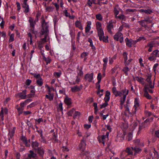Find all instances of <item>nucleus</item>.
<instances>
[{"label": "nucleus", "mask_w": 159, "mask_h": 159, "mask_svg": "<svg viewBox=\"0 0 159 159\" xmlns=\"http://www.w3.org/2000/svg\"><path fill=\"white\" fill-rule=\"evenodd\" d=\"M42 29L40 32V37H41L42 35L43 34L44 35L48 36L49 31L47 23H42Z\"/></svg>", "instance_id": "obj_1"}, {"label": "nucleus", "mask_w": 159, "mask_h": 159, "mask_svg": "<svg viewBox=\"0 0 159 159\" xmlns=\"http://www.w3.org/2000/svg\"><path fill=\"white\" fill-rule=\"evenodd\" d=\"M29 22L30 23V27L31 28V29H30L31 32L35 34V32L34 31V24L35 23L34 21V19L31 17H30ZM35 36L36 38V34H35Z\"/></svg>", "instance_id": "obj_2"}, {"label": "nucleus", "mask_w": 159, "mask_h": 159, "mask_svg": "<svg viewBox=\"0 0 159 159\" xmlns=\"http://www.w3.org/2000/svg\"><path fill=\"white\" fill-rule=\"evenodd\" d=\"M86 146L85 140H82L79 145L80 149L82 152L84 151Z\"/></svg>", "instance_id": "obj_3"}, {"label": "nucleus", "mask_w": 159, "mask_h": 159, "mask_svg": "<svg viewBox=\"0 0 159 159\" xmlns=\"http://www.w3.org/2000/svg\"><path fill=\"white\" fill-rule=\"evenodd\" d=\"M35 151L41 157H43L44 153L43 148L42 147H38V148H34Z\"/></svg>", "instance_id": "obj_4"}, {"label": "nucleus", "mask_w": 159, "mask_h": 159, "mask_svg": "<svg viewBox=\"0 0 159 159\" xmlns=\"http://www.w3.org/2000/svg\"><path fill=\"white\" fill-rule=\"evenodd\" d=\"M93 73H92L90 74H87L85 75L84 79L89 82H90L93 79Z\"/></svg>", "instance_id": "obj_5"}, {"label": "nucleus", "mask_w": 159, "mask_h": 159, "mask_svg": "<svg viewBox=\"0 0 159 159\" xmlns=\"http://www.w3.org/2000/svg\"><path fill=\"white\" fill-rule=\"evenodd\" d=\"M152 76L151 75H149L148 76H147V78L146 79V81L147 82L149 86L150 87L151 89H153L154 88V83H153V85H152V82L151 80V78Z\"/></svg>", "instance_id": "obj_6"}, {"label": "nucleus", "mask_w": 159, "mask_h": 159, "mask_svg": "<svg viewBox=\"0 0 159 159\" xmlns=\"http://www.w3.org/2000/svg\"><path fill=\"white\" fill-rule=\"evenodd\" d=\"M22 7L25 9V13L28 12L29 11V5L27 4V2H23V3L22 4Z\"/></svg>", "instance_id": "obj_7"}, {"label": "nucleus", "mask_w": 159, "mask_h": 159, "mask_svg": "<svg viewBox=\"0 0 159 159\" xmlns=\"http://www.w3.org/2000/svg\"><path fill=\"white\" fill-rule=\"evenodd\" d=\"M82 87H80L76 85L71 88V90L72 92L75 93L80 91Z\"/></svg>", "instance_id": "obj_8"}, {"label": "nucleus", "mask_w": 159, "mask_h": 159, "mask_svg": "<svg viewBox=\"0 0 159 159\" xmlns=\"http://www.w3.org/2000/svg\"><path fill=\"white\" fill-rule=\"evenodd\" d=\"M131 148L132 150L134 151V155H135L137 154L140 153L142 151V149L139 148L137 147H132Z\"/></svg>", "instance_id": "obj_9"}, {"label": "nucleus", "mask_w": 159, "mask_h": 159, "mask_svg": "<svg viewBox=\"0 0 159 159\" xmlns=\"http://www.w3.org/2000/svg\"><path fill=\"white\" fill-rule=\"evenodd\" d=\"M122 36V34L119 32H117L114 36V39L115 40L118 41L119 39Z\"/></svg>", "instance_id": "obj_10"}, {"label": "nucleus", "mask_w": 159, "mask_h": 159, "mask_svg": "<svg viewBox=\"0 0 159 159\" xmlns=\"http://www.w3.org/2000/svg\"><path fill=\"white\" fill-rule=\"evenodd\" d=\"M97 32L99 40H102V36H103L104 35V33L103 29H102L97 30Z\"/></svg>", "instance_id": "obj_11"}, {"label": "nucleus", "mask_w": 159, "mask_h": 159, "mask_svg": "<svg viewBox=\"0 0 159 159\" xmlns=\"http://www.w3.org/2000/svg\"><path fill=\"white\" fill-rule=\"evenodd\" d=\"M120 95L119 96H121L122 95L123 96L125 95L126 96L128 93L129 90L125 89L120 92Z\"/></svg>", "instance_id": "obj_12"}, {"label": "nucleus", "mask_w": 159, "mask_h": 159, "mask_svg": "<svg viewBox=\"0 0 159 159\" xmlns=\"http://www.w3.org/2000/svg\"><path fill=\"white\" fill-rule=\"evenodd\" d=\"M125 152L127 153L128 155H133V152L131 151L130 148L129 147L127 148L125 151L122 152L121 154H123L124 153H125Z\"/></svg>", "instance_id": "obj_13"}, {"label": "nucleus", "mask_w": 159, "mask_h": 159, "mask_svg": "<svg viewBox=\"0 0 159 159\" xmlns=\"http://www.w3.org/2000/svg\"><path fill=\"white\" fill-rule=\"evenodd\" d=\"M37 155V154L34 153L33 151L32 150L30 151V153L28 154V157L30 158H35Z\"/></svg>", "instance_id": "obj_14"}, {"label": "nucleus", "mask_w": 159, "mask_h": 159, "mask_svg": "<svg viewBox=\"0 0 159 159\" xmlns=\"http://www.w3.org/2000/svg\"><path fill=\"white\" fill-rule=\"evenodd\" d=\"M107 30L108 32L111 34H112V32L111 31V29L113 28V25L112 23H110L107 25Z\"/></svg>", "instance_id": "obj_15"}, {"label": "nucleus", "mask_w": 159, "mask_h": 159, "mask_svg": "<svg viewBox=\"0 0 159 159\" xmlns=\"http://www.w3.org/2000/svg\"><path fill=\"white\" fill-rule=\"evenodd\" d=\"M112 92L116 96H119L120 95V92L116 90V88L115 87H114L112 89Z\"/></svg>", "instance_id": "obj_16"}, {"label": "nucleus", "mask_w": 159, "mask_h": 159, "mask_svg": "<svg viewBox=\"0 0 159 159\" xmlns=\"http://www.w3.org/2000/svg\"><path fill=\"white\" fill-rule=\"evenodd\" d=\"M16 97H17L18 96L19 98H21V99H25L26 97V95L25 94H24L23 93H20L16 95Z\"/></svg>", "instance_id": "obj_17"}, {"label": "nucleus", "mask_w": 159, "mask_h": 159, "mask_svg": "<svg viewBox=\"0 0 159 159\" xmlns=\"http://www.w3.org/2000/svg\"><path fill=\"white\" fill-rule=\"evenodd\" d=\"M22 142L24 143L25 146L27 147H29L31 144L30 140H22Z\"/></svg>", "instance_id": "obj_18"}, {"label": "nucleus", "mask_w": 159, "mask_h": 159, "mask_svg": "<svg viewBox=\"0 0 159 159\" xmlns=\"http://www.w3.org/2000/svg\"><path fill=\"white\" fill-rule=\"evenodd\" d=\"M139 11L140 12H144L148 14H150L152 12L151 9L144 10L142 9L139 10Z\"/></svg>", "instance_id": "obj_19"}, {"label": "nucleus", "mask_w": 159, "mask_h": 159, "mask_svg": "<svg viewBox=\"0 0 159 159\" xmlns=\"http://www.w3.org/2000/svg\"><path fill=\"white\" fill-rule=\"evenodd\" d=\"M75 25L76 27L79 28L81 30L83 28L81 25V24L80 21L78 20H77L75 21Z\"/></svg>", "instance_id": "obj_20"}, {"label": "nucleus", "mask_w": 159, "mask_h": 159, "mask_svg": "<svg viewBox=\"0 0 159 159\" xmlns=\"http://www.w3.org/2000/svg\"><path fill=\"white\" fill-rule=\"evenodd\" d=\"M155 44L156 43H155L154 41H151L148 44L147 46H145V47H148L150 48H152L155 45Z\"/></svg>", "instance_id": "obj_21"}, {"label": "nucleus", "mask_w": 159, "mask_h": 159, "mask_svg": "<svg viewBox=\"0 0 159 159\" xmlns=\"http://www.w3.org/2000/svg\"><path fill=\"white\" fill-rule=\"evenodd\" d=\"M152 54L156 57H159V51L157 50H155L153 51L152 53Z\"/></svg>", "instance_id": "obj_22"}, {"label": "nucleus", "mask_w": 159, "mask_h": 159, "mask_svg": "<svg viewBox=\"0 0 159 159\" xmlns=\"http://www.w3.org/2000/svg\"><path fill=\"white\" fill-rule=\"evenodd\" d=\"M39 145V143L36 141H33L32 142V147L34 149L35 147H38Z\"/></svg>", "instance_id": "obj_23"}, {"label": "nucleus", "mask_w": 159, "mask_h": 159, "mask_svg": "<svg viewBox=\"0 0 159 159\" xmlns=\"http://www.w3.org/2000/svg\"><path fill=\"white\" fill-rule=\"evenodd\" d=\"M126 39H127L126 42V45L129 47H131L132 44V40L131 39L129 40L128 39V38H126Z\"/></svg>", "instance_id": "obj_24"}, {"label": "nucleus", "mask_w": 159, "mask_h": 159, "mask_svg": "<svg viewBox=\"0 0 159 159\" xmlns=\"http://www.w3.org/2000/svg\"><path fill=\"white\" fill-rule=\"evenodd\" d=\"M96 28L97 30L102 29V24L99 22H97L96 23Z\"/></svg>", "instance_id": "obj_25"}, {"label": "nucleus", "mask_w": 159, "mask_h": 159, "mask_svg": "<svg viewBox=\"0 0 159 159\" xmlns=\"http://www.w3.org/2000/svg\"><path fill=\"white\" fill-rule=\"evenodd\" d=\"M138 23L142 27H144L145 28H146L148 27V26L146 25L145 24V22L143 20H141L138 21Z\"/></svg>", "instance_id": "obj_26"}, {"label": "nucleus", "mask_w": 159, "mask_h": 159, "mask_svg": "<svg viewBox=\"0 0 159 159\" xmlns=\"http://www.w3.org/2000/svg\"><path fill=\"white\" fill-rule=\"evenodd\" d=\"M144 96L145 97L149 99H151L152 98L151 96L148 93V91H144Z\"/></svg>", "instance_id": "obj_27"}, {"label": "nucleus", "mask_w": 159, "mask_h": 159, "mask_svg": "<svg viewBox=\"0 0 159 159\" xmlns=\"http://www.w3.org/2000/svg\"><path fill=\"white\" fill-rule=\"evenodd\" d=\"M64 102L67 105H70L71 104V99L68 98H65Z\"/></svg>", "instance_id": "obj_28"}, {"label": "nucleus", "mask_w": 159, "mask_h": 159, "mask_svg": "<svg viewBox=\"0 0 159 159\" xmlns=\"http://www.w3.org/2000/svg\"><path fill=\"white\" fill-rule=\"evenodd\" d=\"M36 83L39 86H41L43 84V80L42 78L39 79L37 80Z\"/></svg>", "instance_id": "obj_29"}, {"label": "nucleus", "mask_w": 159, "mask_h": 159, "mask_svg": "<svg viewBox=\"0 0 159 159\" xmlns=\"http://www.w3.org/2000/svg\"><path fill=\"white\" fill-rule=\"evenodd\" d=\"M97 78L98 80V84L101 82L102 79V75L101 73H100L98 74Z\"/></svg>", "instance_id": "obj_30"}, {"label": "nucleus", "mask_w": 159, "mask_h": 159, "mask_svg": "<svg viewBox=\"0 0 159 159\" xmlns=\"http://www.w3.org/2000/svg\"><path fill=\"white\" fill-rule=\"evenodd\" d=\"M129 69L127 66L124 67L123 69V71L125 72L126 75H128V72L129 71Z\"/></svg>", "instance_id": "obj_31"}, {"label": "nucleus", "mask_w": 159, "mask_h": 159, "mask_svg": "<svg viewBox=\"0 0 159 159\" xmlns=\"http://www.w3.org/2000/svg\"><path fill=\"white\" fill-rule=\"evenodd\" d=\"M48 36L44 35V38H43L41 39V41L40 42L41 44H43L45 42H46L47 41V39Z\"/></svg>", "instance_id": "obj_32"}, {"label": "nucleus", "mask_w": 159, "mask_h": 159, "mask_svg": "<svg viewBox=\"0 0 159 159\" xmlns=\"http://www.w3.org/2000/svg\"><path fill=\"white\" fill-rule=\"evenodd\" d=\"M90 25L91 23L90 24L88 23L86 25V27H85V32L86 33H87L90 30Z\"/></svg>", "instance_id": "obj_33"}, {"label": "nucleus", "mask_w": 159, "mask_h": 159, "mask_svg": "<svg viewBox=\"0 0 159 159\" xmlns=\"http://www.w3.org/2000/svg\"><path fill=\"white\" fill-rule=\"evenodd\" d=\"M43 59L46 62L47 64L50 63L51 61V59L49 57L46 58L44 56H43Z\"/></svg>", "instance_id": "obj_34"}, {"label": "nucleus", "mask_w": 159, "mask_h": 159, "mask_svg": "<svg viewBox=\"0 0 159 159\" xmlns=\"http://www.w3.org/2000/svg\"><path fill=\"white\" fill-rule=\"evenodd\" d=\"M114 12L115 15V17L116 18L117 17V15L119 14V11L117 10L116 8L115 7L114 8Z\"/></svg>", "instance_id": "obj_35"}, {"label": "nucleus", "mask_w": 159, "mask_h": 159, "mask_svg": "<svg viewBox=\"0 0 159 159\" xmlns=\"http://www.w3.org/2000/svg\"><path fill=\"white\" fill-rule=\"evenodd\" d=\"M96 18L98 20L102 21V17L101 15L100 14H97L96 16Z\"/></svg>", "instance_id": "obj_36"}, {"label": "nucleus", "mask_w": 159, "mask_h": 159, "mask_svg": "<svg viewBox=\"0 0 159 159\" xmlns=\"http://www.w3.org/2000/svg\"><path fill=\"white\" fill-rule=\"evenodd\" d=\"M126 98V96L125 95L124 96H123V98H121V99L120 100V104L121 105H122L125 102V98Z\"/></svg>", "instance_id": "obj_37"}, {"label": "nucleus", "mask_w": 159, "mask_h": 159, "mask_svg": "<svg viewBox=\"0 0 159 159\" xmlns=\"http://www.w3.org/2000/svg\"><path fill=\"white\" fill-rule=\"evenodd\" d=\"M14 130L13 129L11 132H9V134H8V136L9 137V139L10 138L11 139L12 137L14 135Z\"/></svg>", "instance_id": "obj_38"}, {"label": "nucleus", "mask_w": 159, "mask_h": 159, "mask_svg": "<svg viewBox=\"0 0 159 159\" xmlns=\"http://www.w3.org/2000/svg\"><path fill=\"white\" fill-rule=\"evenodd\" d=\"M143 123L142 124H141V125H139V130L138 132V134H139L140 133V131L143 128H144V127L143 126Z\"/></svg>", "instance_id": "obj_39"}, {"label": "nucleus", "mask_w": 159, "mask_h": 159, "mask_svg": "<svg viewBox=\"0 0 159 159\" xmlns=\"http://www.w3.org/2000/svg\"><path fill=\"white\" fill-rule=\"evenodd\" d=\"M88 52H84L81 54V57L82 58L84 57V60H85L86 59V57L88 55Z\"/></svg>", "instance_id": "obj_40"}, {"label": "nucleus", "mask_w": 159, "mask_h": 159, "mask_svg": "<svg viewBox=\"0 0 159 159\" xmlns=\"http://www.w3.org/2000/svg\"><path fill=\"white\" fill-rule=\"evenodd\" d=\"M102 40L105 43H107L108 42V37H105L104 35L102 36Z\"/></svg>", "instance_id": "obj_41"}, {"label": "nucleus", "mask_w": 159, "mask_h": 159, "mask_svg": "<svg viewBox=\"0 0 159 159\" xmlns=\"http://www.w3.org/2000/svg\"><path fill=\"white\" fill-rule=\"evenodd\" d=\"M14 40V35L13 34H11L10 36V38L9 40V42H11L13 41Z\"/></svg>", "instance_id": "obj_42"}, {"label": "nucleus", "mask_w": 159, "mask_h": 159, "mask_svg": "<svg viewBox=\"0 0 159 159\" xmlns=\"http://www.w3.org/2000/svg\"><path fill=\"white\" fill-rule=\"evenodd\" d=\"M75 111V110L74 108H73L70 110L67 113L68 115L69 116H72L73 113Z\"/></svg>", "instance_id": "obj_43"}, {"label": "nucleus", "mask_w": 159, "mask_h": 159, "mask_svg": "<svg viewBox=\"0 0 159 159\" xmlns=\"http://www.w3.org/2000/svg\"><path fill=\"white\" fill-rule=\"evenodd\" d=\"M143 20H144L145 22H147L149 23H151L152 22V20H150L149 17H148L146 18H145Z\"/></svg>", "instance_id": "obj_44"}, {"label": "nucleus", "mask_w": 159, "mask_h": 159, "mask_svg": "<svg viewBox=\"0 0 159 159\" xmlns=\"http://www.w3.org/2000/svg\"><path fill=\"white\" fill-rule=\"evenodd\" d=\"M123 55L125 61H126L127 60V53L126 52H123Z\"/></svg>", "instance_id": "obj_45"}, {"label": "nucleus", "mask_w": 159, "mask_h": 159, "mask_svg": "<svg viewBox=\"0 0 159 159\" xmlns=\"http://www.w3.org/2000/svg\"><path fill=\"white\" fill-rule=\"evenodd\" d=\"M80 114V113L79 112V111H75V113L74 115L73 116V118L74 119H75L76 118V117L78 116H79Z\"/></svg>", "instance_id": "obj_46"}, {"label": "nucleus", "mask_w": 159, "mask_h": 159, "mask_svg": "<svg viewBox=\"0 0 159 159\" xmlns=\"http://www.w3.org/2000/svg\"><path fill=\"white\" fill-rule=\"evenodd\" d=\"M17 109L18 111V114L19 115L21 114L23 112V111L24 110V108H21L20 107H18L17 108Z\"/></svg>", "instance_id": "obj_47"}, {"label": "nucleus", "mask_w": 159, "mask_h": 159, "mask_svg": "<svg viewBox=\"0 0 159 159\" xmlns=\"http://www.w3.org/2000/svg\"><path fill=\"white\" fill-rule=\"evenodd\" d=\"M109 133L107 132L106 135H103L102 137V139H105L108 138L109 135Z\"/></svg>", "instance_id": "obj_48"}, {"label": "nucleus", "mask_w": 159, "mask_h": 159, "mask_svg": "<svg viewBox=\"0 0 159 159\" xmlns=\"http://www.w3.org/2000/svg\"><path fill=\"white\" fill-rule=\"evenodd\" d=\"M134 106H139V103L137 98H135Z\"/></svg>", "instance_id": "obj_49"}, {"label": "nucleus", "mask_w": 159, "mask_h": 159, "mask_svg": "<svg viewBox=\"0 0 159 159\" xmlns=\"http://www.w3.org/2000/svg\"><path fill=\"white\" fill-rule=\"evenodd\" d=\"M116 19L119 18L120 19H123L125 18V16L123 14H121V15H120L119 16H117V17L116 18Z\"/></svg>", "instance_id": "obj_50"}, {"label": "nucleus", "mask_w": 159, "mask_h": 159, "mask_svg": "<svg viewBox=\"0 0 159 159\" xmlns=\"http://www.w3.org/2000/svg\"><path fill=\"white\" fill-rule=\"evenodd\" d=\"M36 105V104L35 102H33L31 103L30 105H28L27 106V108H31L34 106H35Z\"/></svg>", "instance_id": "obj_51"}, {"label": "nucleus", "mask_w": 159, "mask_h": 159, "mask_svg": "<svg viewBox=\"0 0 159 159\" xmlns=\"http://www.w3.org/2000/svg\"><path fill=\"white\" fill-rule=\"evenodd\" d=\"M108 105V103L105 102L104 103H103L101 105L100 108H103L107 106Z\"/></svg>", "instance_id": "obj_52"}, {"label": "nucleus", "mask_w": 159, "mask_h": 159, "mask_svg": "<svg viewBox=\"0 0 159 159\" xmlns=\"http://www.w3.org/2000/svg\"><path fill=\"white\" fill-rule=\"evenodd\" d=\"M46 97L47 98L49 99L50 101L52 100L53 99V97L52 96H49L48 95H46Z\"/></svg>", "instance_id": "obj_53"}, {"label": "nucleus", "mask_w": 159, "mask_h": 159, "mask_svg": "<svg viewBox=\"0 0 159 159\" xmlns=\"http://www.w3.org/2000/svg\"><path fill=\"white\" fill-rule=\"evenodd\" d=\"M132 60V59H130L127 61H125V65L126 66H128L130 62Z\"/></svg>", "instance_id": "obj_54"}, {"label": "nucleus", "mask_w": 159, "mask_h": 159, "mask_svg": "<svg viewBox=\"0 0 159 159\" xmlns=\"http://www.w3.org/2000/svg\"><path fill=\"white\" fill-rule=\"evenodd\" d=\"M31 82V80L29 79H28L26 80L25 84L26 85H29Z\"/></svg>", "instance_id": "obj_55"}, {"label": "nucleus", "mask_w": 159, "mask_h": 159, "mask_svg": "<svg viewBox=\"0 0 159 159\" xmlns=\"http://www.w3.org/2000/svg\"><path fill=\"white\" fill-rule=\"evenodd\" d=\"M40 16V15L39 13H37L36 15V18L34 20V22L35 23L36 22H37L39 20V17Z\"/></svg>", "instance_id": "obj_56"}, {"label": "nucleus", "mask_w": 159, "mask_h": 159, "mask_svg": "<svg viewBox=\"0 0 159 159\" xmlns=\"http://www.w3.org/2000/svg\"><path fill=\"white\" fill-rule=\"evenodd\" d=\"M64 12L65 13V16L66 17H69L70 15V14L69 13H68L67 10H65L64 11Z\"/></svg>", "instance_id": "obj_57"}, {"label": "nucleus", "mask_w": 159, "mask_h": 159, "mask_svg": "<svg viewBox=\"0 0 159 159\" xmlns=\"http://www.w3.org/2000/svg\"><path fill=\"white\" fill-rule=\"evenodd\" d=\"M80 78L78 76H77V78L75 81V83H74L73 84H75V83H78L80 81Z\"/></svg>", "instance_id": "obj_58"}, {"label": "nucleus", "mask_w": 159, "mask_h": 159, "mask_svg": "<svg viewBox=\"0 0 159 159\" xmlns=\"http://www.w3.org/2000/svg\"><path fill=\"white\" fill-rule=\"evenodd\" d=\"M0 116L1 117L2 120H3V112L2 108L0 112Z\"/></svg>", "instance_id": "obj_59"}, {"label": "nucleus", "mask_w": 159, "mask_h": 159, "mask_svg": "<svg viewBox=\"0 0 159 159\" xmlns=\"http://www.w3.org/2000/svg\"><path fill=\"white\" fill-rule=\"evenodd\" d=\"M93 106L94 107V110L96 111H97V110H98L97 104L96 102H94L93 103Z\"/></svg>", "instance_id": "obj_60"}, {"label": "nucleus", "mask_w": 159, "mask_h": 159, "mask_svg": "<svg viewBox=\"0 0 159 159\" xmlns=\"http://www.w3.org/2000/svg\"><path fill=\"white\" fill-rule=\"evenodd\" d=\"M158 66V63H156L154 65L153 67V70L155 72L156 71V68Z\"/></svg>", "instance_id": "obj_61"}, {"label": "nucleus", "mask_w": 159, "mask_h": 159, "mask_svg": "<svg viewBox=\"0 0 159 159\" xmlns=\"http://www.w3.org/2000/svg\"><path fill=\"white\" fill-rule=\"evenodd\" d=\"M61 75V73L60 72H55L54 73V75L57 76V77H59Z\"/></svg>", "instance_id": "obj_62"}, {"label": "nucleus", "mask_w": 159, "mask_h": 159, "mask_svg": "<svg viewBox=\"0 0 159 159\" xmlns=\"http://www.w3.org/2000/svg\"><path fill=\"white\" fill-rule=\"evenodd\" d=\"M136 80L139 82H141L143 80V79L141 78H139L138 77H136Z\"/></svg>", "instance_id": "obj_63"}, {"label": "nucleus", "mask_w": 159, "mask_h": 159, "mask_svg": "<svg viewBox=\"0 0 159 159\" xmlns=\"http://www.w3.org/2000/svg\"><path fill=\"white\" fill-rule=\"evenodd\" d=\"M155 134L157 138H159V130L155 131Z\"/></svg>", "instance_id": "obj_64"}]
</instances>
